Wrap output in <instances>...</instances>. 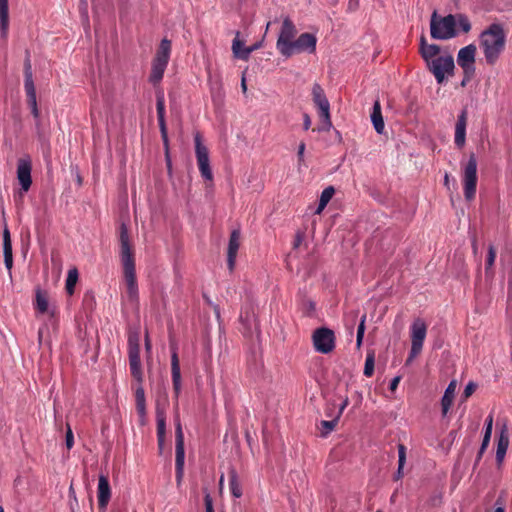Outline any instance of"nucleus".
Wrapping results in <instances>:
<instances>
[{"mask_svg":"<svg viewBox=\"0 0 512 512\" xmlns=\"http://www.w3.org/2000/svg\"><path fill=\"white\" fill-rule=\"evenodd\" d=\"M119 241L124 284L122 299L128 301L131 305L137 306L139 303V289L136 279L135 259L129 243L128 229L124 224L120 227Z\"/></svg>","mask_w":512,"mask_h":512,"instance_id":"1","label":"nucleus"},{"mask_svg":"<svg viewBox=\"0 0 512 512\" xmlns=\"http://www.w3.org/2000/svg\"><path fill=\"white\" fill-rule=\"evenodd\" d=\"M463 33H468L471 30V22L465 14H448L446 16H439L436 11L431 15L430 20V34L436 40H449L458 35L456 26Z\"/></svg>","mask_w":512,"mask_h":512,"instance_id":"2","label":"nucleus"},{"mask_svg":"<svg viewBox=\"0 0 512 512\" xmlns=\"http://www.w3.org/2000/svg\"><path fill=\"white\" fill-rule=\"evenodd\" d=\"M479 40L486 62L494 65L505 48L506 34L503 27L498 23L491 24L481 32Z\"/></svg>","mask_w":512,"mask_h":512,"instance_id":"3","label":"nucleus"},{"mask_svg":"<svg viewBox=\"0 0 512 512\" xmlns=\"http://www.w3.org/2000/svg\"><path fill=\"white\" fill-rule=\"evenodd\" d=\"M128 357L132 377L138 382L143 380V371L140 360V336L138 332L128 335Z\"/></svg>","mask_w":512,"mask_h":512,"instance_id":"4","label":"nucleus"},{"mask_svg":"<svg viewBox=\"0 0 512 512\" xmlns=\"http://www.w3.org/2000/svg\"><path fill=\"white\" fill-rule=\"evenodd\" d=\"M297 34V29L292 20L286 17L283 20L282 27L277 39L276 48L279 53L288 58L292 56V45Z\"/></svg>","mask_w":512,"mask_h":512,"instance_id":"5","label":"nucleus"},{"mask_svg":"<svg viewBox=\"0 0 512 512\" xmlns=\"http://www.w3.org/2000/svg\"><path fill=\"white\" fill-rule=\"evenodd\" d=\"M426 334L427 326L425 322L419 318L414 320L410 327L411 349L406 365L410 364L421 353Z\"/></svg>","mask_w":512,"mask_h":512,"instance_id":"6","label":"nucleus"},{"mask_svg":"<svg viewBox=\"0 0 512 512\" xmlns=\"http://www.w3.org/2000/svg\"><path fill=\"white\" fill-rule=\"evenodd\" d=\"M463 190L467 201L474 199L477 186V160L472 153L463 167Z\"/></svg>","mask_w":512,"mask_h":512,"instance_id":"7","label":"nucleus"},{"mask_svg":"<svg viewBox=\"0 0 512 512\" xmlns=\"http://www.w3.org/2000/svg\"><path fill=\"white\" fill-rule=\"evenodd\" d=\"M427 69L434 75L438 84H442L446 75L453 73L455 64L451 55L440 56L426 64Z\"/></svg>","mask_w":512,"mask_h":512,"instance_id":"8","label":"nucleus"},{"mask_svg":"<svg viewBox=\"0 0 512 512\" xmlns=\"http://www.w3.org/2000/svg\"><path fill=\"white\" fill-rule=\"evenodd\" d=\"M314 349L322 354H328L335 348V334L326 327L317 328L312 335Z\"/></svg>","mask_w":512,"mask_h":512,"instance_id":"9","label":"nucleus"},{"mask_svg":"<svg viewBox=\"0 0 512 512\" xmlns=\"http://www.w3.org/2000/svg\"><path fill=\"white\" fill-rule=\"evenodd\" d=\"M195 154L197 159V165L201 176L207 180H213V174L210 168L209 152L207 147L202 143L200 134H196L195 138Z\"/></svg>","mask_w":512,"mask_h":512,"instance_id":"10","label":"nucleus"},{"mask_svg":"<svg viewBox=\"0 0 512 512\" xmlns=\"http://www.w3.org/2000/svg\"><path fill=\"white\" fill-rule=\"evenodd\" d=\"M175 454L176 479L177 482H180L183 476L185 459L184 434L180 421H177L175 428Z\"/></svg>","mask_w":512,"mask_h":512,"instance_id":"11","label":"nucleus"},{"mask_svg":"<svg viewBox=\"0 0 512 512\" xmlns=\"http://www.w3.org/2000/svg\"><path fill=\"white\" fill-rule=\"evenodd\" d=\"M156 110H157V118L158 125L161 133V138L163 141V145L166 151V155H168L169 150V140H168V131L165 121V99L163 93H158L156 96Z\"/></svg>","mask_w":512,"mask_h":512,"instance_id":"12","label":"nucleus"},{"mask_svg":"<svg viewBox=\"0 0 512 512\" xmlns=\"http://www.w3.org/2000/svg\"><path fill=\"white\" fill-rule=\"evenodd\" d=\"M32 164L30 158H20L17 161V179L23 192H28L32 184Z\"/></svg>","mask_w":512,"mask_h":512,"instance_id":"13","label":"nucleus"},{"mask_svg":"<svg viewBox=\"0 0 512 512\" xmlns=\"http://www.w3.org/2000/svg\"><path fill=\"white\" fill-rule=\"evenodd\" d=\"M476 46L469 44L461 48L457 55V63L467 73L475 71Z\"/></svg>","mask_w":512,"mask_h":512,"instance_id":"14","label":"nucleus"},{"mask_svg":"<svg viewBox=\"0 0 512 512\" xmlns=\"http://www.w3.org/2000/svg\"><path fill=\"white\" fill-rule=\"evenodd\" d=\"M317 38L315 35L305 32L302 33L292 45V55L309 52L314 53L316 50Z\"/></svg>","mask_w":512,"mask_h":512,"instance_id":"15","label":"nucleus"},{"mask_svg":"<svg viewBox=\"0 0 512 512\" xmlns=\"http://www.w3.org/2000/svg\"><path fill=\"white\" fill-rule=\"evenodd\" d=\"M111 498V488L108 476L100 475L97 488L98 506L101 512H105Z\"/></svg>","mask_w":512,"mask_h":512,"instance_id":"16","label":"nucleus"},{"mask_svg":"<svg viewBox=\"0 0 512 512\" xmlns=\"http://www.w3.org/2000/svg\"><path fill=\"white\" fill-rule=\"evenodd\" d=\"M9 33V4L8 0H0V45L7 44Z\"/></svg>","mask_w":512,"mask_h":512,"instance_id":"17","label":"nucleus"},{"mask_svg":"<svg viewBox=\"0 0 512 512\" xmlns=\"http://www.w3.org/2000/svg\"><path fill=\"white\" fill-rule=\"evenodd\" d=\"M467 110L463 109L458 115L455 125L454 142L458 148H462L466 142Z\"/></svg>","mask_w":512,"mask_h":512,"instance_id":"18","label":"nucleus"},{"mask_svg":"<svg viewBox=\"0 0 512 512\" xmlns=\"http://www.w3.org/2000/svg\"><path fill=\"white\" fill-rule=\"evenodd\" d=\"M240 246V231L233 230L230 234L228 251H227V264L228 268L232 271L235 266L237 253Z\"/></svg>","mask_w":512,"mask_h":512,"instance_id":"19","label":"nucleus"},{"mask_svg":"<svg viewBox=\"0 0 512 512\" xmlns=\"http://www.w3.org/2000/svg\"><path fill=\"white\" fill-rule=\"evenodd\" d=\"M171 376L175 397L178 398L182 388V380L179 358L175 351H173L171 355Z\"/></svg>","mask_w":512,"mask_h":512,"instance_id":"20","label":"nucleus"},{"mask_svg":"<svg viewBox=\"0 0 512 512\" xmlns=\"http://www.w3.org/2000/svg\"><path fill=\"white\" fill-rule=\"evenodd\" d=\"M312 100L315 106L318 108L319 114L330 112L329 101L324 93L323 88L318 83L313 85Z\"/></svg>","mask_w":512,"mask_h":512,"instance_id":"21","label":"nucleus"},{"mask_svg":"<svg viewBox=\"0 0 512 512\" xmlns=\"http://www.w3.org/2000/svg\"><path fill=\"white\" fill-rule=\"evenodd\" d=\"M240 33L236 32V36L232 42V52L235 58L247 61L250 54L261 47V43H255L252 46L246 47L243 51H239V45H244V42L239 38Z\"/></svg>","mask_w":512,"mask_h":512,"instance_id":"22","label":"nucleus"},{"mask_svg":"<svg viewBox=\"0 0 512 512\" xmlns=\"http://www.w3.org/2000/svg\"><path fill=\"white\" fill-rule=\"evenodd\" d=\"M509 446V435L507 431V426L503 425L500 430L497 449H496V461L498 464H501L505 458L507 449Z\"/></svg>","mask_w":512,"mask_h":512,"instance_id":"23","label":"nucleus"},{"mask_svg":"<svg viewBox=\"0 0 512 512\" xmlns=\"http://www.w3.org/2000/svg\"><path fill=\"white\" fill-rule=\"evenodd\" d=\"M456 387V380H452L445 389L444 395L442 396L441 399V408L443 416H446L453 403Z\"/></svg>","mask_w":512,"mask_h":512,"instance_id":"24","label":"nucleus"},{"mask_svg":"<svg viewBox=\"0 0 512 512\" xmlns=\"http://www.w3.org/2000/svg\"><path fill=\"white\" fill-rule=\"evenodd\" d=\"M25 94H26V102L28 107L31 110V114L33 118L36 120L37 125L39 124L40 120V111L38 109L37 104V96H36V87H27L24 88Z\"/></svg>","mask_w":512,"mask_h":512,"instance_id":"25","label":"nucleus"},{"mask_svg":"<svg viewBox=\"0 0 512 512\" xmlns=\"http://www.w3.org/2000/svg\"><path fill=\"white\" fill-rule=\"evenodd\" d=\"M171 41L167 38H163L159 44V47L156 51L155 57L153 61L164 63L168 65L170 55H171Z\"/></svg>","mask_w":512,"mask_h":512,"instance_id":"26","label":"nucleus"},{"mask_svg":"<svg viewBox=\"0 0 512 512\" xmlns=\"http://www.w3.org/2000/svg\"><path fill=\"white\" fill-rule=\"evenodd\" d=\"M371 120H372L375 130L379 134H382L384 132V121H383V117H382L381 103H380L379 99H377L374 102L373 112L371 114Z\"/></svg>","mask_w":512,"mask_h":512,"instance_id":"27","label":"nucleus"},{"mask_svg":"<svg viewBox=\"0 0 512 512\" xmlns=\"http://www.w3.org/2000/svg\"><path fill=\"white\" fill-rule=\"evenodd\" d=\"M35 87L33 80L32 63L30 58V51H25L24 59V88Z\"/></svg>","mask_w":512,"mask_h":512,"instance_id":"28","label":"nucleus"},{"mask_svg":"<svg viewBox=\"0 0 512 512\" xmlns=\"http://www.w3.org/2000/svg\"><path fill=\"white\" fill-rule=\"evenodd\" d=\"M166 68L167 64L152 61V68L149 76V81L154 85L159 83L163 78Z\"/></svg>","mask_w":512,"mask_h":512,"instance_id":"29","label":"nucleus"},{"mask_svg":"<svg viewBox=\"0 0 512 512\" xmlns=\"http://www.w3.org/2000/svg\"><path fill=\"white\" fill-rule=\"evenodd\" d=\"M421 57L427 64L431 60L437 59L440 53V46L436 44H429L428 46L423 47V49H419Z\"/></svg>","mask_w":512,"mask_h":512,"instance_id":"30","label":"nucleus"},{"mask_svg":"<svg viewBox=\"0 0 512 512\" xmlns=\"http://www.w3.org/2000/svg\"><path fill=\"white\" fill-rule=\"evenodd\" d=\"M334 194H335V189L333 186H328L327 188H325L322 191L320 200H319V204L316 209L317 214H320L324 210V208L327 206V204L329 203V201L331 200V198L333 197Z\"/></svg>","mask_w":512,"mask_h":512,"instance_id":"31","label":"nucleus"},{"mask_svg":"<svg viewBox=\"0 0 512 512\" xmlns=\"http://www.w3.org/2000/svg\"><path fill=\"white\" fill-rule=\"evenodd\" d=\"M136 410L138 414L144 418L146 415V401L145 393L142 387H139L135 391Z\"/></svg>","mask_w":512,"mask_h":512,"instance_id":"32","label":"nucleus"},{"mask_svg":"<svg viewBox=\"0 0 512 512\" xmlns=\"http://www.w3.org/2000/svg\"><path fill=\"white\" fill-rule=\"evenodd\" d=\"M229 488L231 494L235 498H240L242 496V487L238 481L237 473L235 470H231L229 473Z\"/></svg>","mask_w":512,"mask_h":512,"instance_id":"33","label":"nucleus"},{"mask_svg":"<svg viewBox=\"0 0 512 512\" xmlns=\"http://www.w3.org/2000/svg\"><path fill=\"white\" fill-rule=\"evenodd\" d=\"M157 421V438L165 437L166 434V415L163 410L157 409L156 411Z\"/></svg>","mask_w":512,"mask_h":512,"instance_id":"34","label":"nucleus"},{"mask_svg":"<svg viewBox=\"0 0 512 512\" xmlns=\"http://www.w3.org/2000/svg\"><path fill=\"white\" fill-rule=\"evenodd\" d=\"M78 280V271L76 268L70 269L68 271L67 279H66V291L68 294L72 295L74 293V288Z\"/></svg>","mask_w":512,"mask_h":512,"instance_id":"35","label":"nucleus"},{"mask_svg":"<svg viewBox=\"0 0 512 512\" xmlns=\"http://www.w3.org/2000/svg\"><path fill=\"white\" fill-rule=\"evenodd\" d=\"M406 462V447L403 444H398V470L395 479L398 480L402 477V469Z\"/></svg>","mask_w":512,"mask_h":512,"instance_id":"36","label":"nucleus"},{"mask_svg":"<svg viewBox=\"0 0 512 512\" xmlns=\"http://www.w3.org/2000/svg\"><path fill=\"white\" fill-rule=\"evenodd\" d=\"M2 238H3V255L5 256V255L13 254L11 234H10V231L6 224L3 229Z\"/></svg>","mask_w":512,"mask_h":512,"instance_id":"37","label":"nucleus"},{"mask_svg":"<svg viewBox=\"0 0 512 512\" xmlns=\"http://www.w3.org/2000/svg\"><path fill=\"white\" fill-rule=\"evenodd\" d=\"M496 259V249L493 245L488 247V254L485 263V274L486 276L492 275V267Z\"/></svg>","mask_w":512,"mask_h":512,"instance_id":"38","label":"nucleus"},{"mask_svg":"<svg viewBox=\"0 0 512 512\" xmlns=\"http://www.w3.org/2000/svg\"><path fill=\"white\" fill-rule=\"evenodd\" d=\"M338 419L339 418L335 417L332 420H322L319 427L321 436L326 437L329 433H331L337 425Z\"/></svg>","mask_w":512,"mask_h":512,"instance_id":"39","label":"nucleus"},{"mask_svg":"<svg viewBox=\"0 0 512 512\" xmlns=\"http://www.w3.org/2000/svg\"><path fill=\"white\" fill-rule=\"evenodd\" d=\"M35 308L42 314L46 313L48 310L47 297L41 291H37L36 293Z\"/></svg>","mask_w":512,"mask_h":512,"instance_id":"40","label":"nucleus"},{"mask_svg":"<svg viewBox=\"0 0 512 512\" xmlns=\"http://www.w3.org/2000/svg\"><path fill=\"white\" fill-rule=\"evenodd\" d=\"M319 116L321 118V124L317 128H314L313 131H329L330 128L332 127L330 112L319 114Z\"/></svg>","mask_w":512,"mask_h":512,"instance_id":"41","label":"nucleus"},{"mask_svg":"<svg viewBox=\"0 0 512 512\" xmlns=\"http://www.w3.org/2000/svg\"><path fill=\"white\" fill-rule=\"evenodd\" d=\"M374 364H375L374 353H368L366 356L365 365H364V375L366 377H371L373 375Z\"/></svg>","mask_w":512,"mask_h":512,"instance_id":"42","label":"nucleus"},{"mask_svg":"<svg viewBox=\"0 0 512 512\" xmlns=\"http://www.w3.org/2000/svg\"><path fill=\"white\" fill-rule=\"evenodd\" d=\"M365 318H366V316L362 315L361 321H360V323H359V325L357 327V339H356L357 347L361 346V343H362V340H363V337H364Z\"/></svg>","mask_w":512,"mask_h":512,"instance_id":"43","label":"nucleus"},{"mask_svg":"<svg viewBox=\"0 0 512 512\" xmlns=\"http://www.w3.org/2000/svg\"><path fill=\"white\" fill-rule=\"evenodd\" d=\"M493 429V415L490 414L485 421V431L484 435L487 437H491Z\"/></svg>","mask_w":512,"mask_h":512,"instance_id":"44","label":"nucleus"},{"mask_svg":"<svg viewBox=\"0 0 512 512\" xmlns=\"http://www.w3.org/2000/svg\"><path fill=\"white\" fill-rule=\"evenodd\" d=\"M69 499H70L71 510H72V512H75L74 511V506L78 505V499H77L75 490L73 488V485H70V487H69Z\"/></svg>","mask_w":512,"mask_h":512,"instance_id":"45","label":"nucleus"},{"mask_svg":"<svg viewBox=\"0 0 512 512\" xmlns=\"http://www.w3.org/2000/svg\"><path fill=\"white\" fill-rule=\"evenodd\" d=\"M205 512H214L213 500L209 493L204 496Z\"/></svg>","mask_w":512,"mask_h":512,"instance_id":"46","label":"nucleus"},{"mask_svg":"<svg viewBox=\"0 0 512 512\" xmlns=\"http://www.w3.org/2000/svg\"><path fill=\"white\" fill-rule=\"evenodd\" d=\"M66 447L67 449H71L74 445V436H73V432L70 428V426L68 425L67 427V431H66Z\"/></svg>","mask_w":512,"mask_h":512,"instance_id":"47","label":"nucleus"},{"mask_svg":"<svg viewBox=\"0 0 512 512\" xmlns=\"http://www.w3.org/2000/svg\"><path fill=\"white\" fill-rule=\"evenodd\" d=\"M476 387H477V386H476V384H475V383H473V382H469V383L465 386V388H464V391H463V397H464V398H468V397H470V396L474 393V391H475Z\"/></svg>","mask_w":512,"mask_h":512,"instance_id":"48","label":"nucleus"},{"mask_svg":"<svg viewBox=\"0 0 512 512\" xmlns=\"http://www.w3.org/2000/svg\"><path fill=\"white\" fill-rule=\"evenodd\" d=\"M4 264L8 271V274L11 276L13 268V254L4 256Z\"/></svg>","mask_w":512,"mask_h":512,"instance_id":"49","label":"nucleus"},{"mask_svg":"<svg viewBox=\"0 0 512 512\" xmlns=\"http://www.w3.org/2000/svg\"><path fill=\"white\" fill-rule=\"evenodd\" d=\"M490 438L491 437H487V436H483V440H482V443H481V447L479 449V452H478V458H481L482 454L484 453V451L487 449L489 443H490Z\"/></svg>","mask_w":512,"mask_h":512,"instance_id":"50","label":"nucleus"},{"mask_svg":"<svg viewBox=\"0 0 512 512\" xmlns=\"http://www.w3.org/2000/svg\"><path fill=\"white\" fill-rule=\"evenodd\" d=\"M304 236H305L304 232L298 231L296 233L295 239L293 241V248L296 249V248H298L302 244V242L304 240Z\"/></svg>","mask_w":512,"mask_h":512,"instance_id":"51","label":"nucleus"},{"mask_svg":"<svg viewBox=\"0 0 512 512\" xmlns=\"http://www.w3.org/2000/svg\"><path fill=\"white\" fill-rule=\"evenodd\" d=\"M305 143L301 142L298 146L297 157L298 162L301 164L304 161Z\"/></svg>","mask_w":512,"mask_h":512,"instance_id":"52","label":"nucleus"},{"mask_svg":"<svg viewBox=\"0 0 512 512\" xmlns=\"http://www.w3.org/2000/svg\"><path fill=\"white\" fill-rule=\"evenodd\" d=\"M464 77L461 81V86L465 87L467 83L473 78L475 71H472L471 73H467V71H463Z\"/></svg>","mask_w":512,"mask_h":512,"instance_id":"53","label":"nucleus"},{"mask_svg":"<svg viewBox=\"0 0 512 512\" xmlns=\"http://www.w3.org/2000/svg\"><path fill=\"white\" fill-rule=\"evenodd\" d=\"M310 126H311V118L307 113H305L303 115V128H304V130H308L310 128Z\"/></svg>","mask_w":512,"mask_h":512,"instance_id":"54","label":"nucleus"},{"mask_svg":"<svg viewBox=\"0 0 512 512\" xmlns=\"http://www.w3.org/2000/svg\"><path fill=\"white\" fill-rule=\"evenodd\" d=\"M400 379H401L400 376H396V377H394L391 380V382H390V390L394 391L397 388V386H398V384L400 382Z\"/></svg>","mask_w":512,"mask_h":512,"instance_id":"55","label":"nucleus"},{"mask_svg":"<svg viewBox=\"0 0 512 512\" xmlns=\"http://www.w3.org/2000/svg\"><path fill=\"white\" fill-rule=\"evenodd\" d=\"M151 348H152V344H151V341L149 339V335L148 333H146L145 335V349L148 353H150L151 351Z\"/></svg>","mask_w":512,"mask_h":512,"instance_id":"56","label":"nucleus"},{"mask_svg":"<svg viewBox=\"0 0 512 512\" xmlns=\"http://www.w3.org/2000/svg\"><path fill=\"white\" fill-rule=\"evenodd\" d=\"M241 89H242V92L244 94L247 92V84H246L245 72H243L242 78H241Z\"/></svg>","mask_w":512,"mask_h":512,"instance_id":"57","label":"nucleus"},{"mask_svg":"<svg viewBox=\"0 0 512 512\" xmlns=\"http://www.w3.org/2000/svg\"><path fill=\"white\" fill-rule=\"evenodd\" d=\"M347 404H348V400L346 399V400L341 404V406H340V408H339L338 414H337V416H336L337 418H339V417H340V415L342 414V412H343V410L345 409V407L347 406Z\"/></svg>","mask_w":512,"mask_h":512,"instance_id":"58","label":"nucleus"},{"mask_svg":"<svg viewBox=\"0 0 512 512\" xmlns=\"http://www.w3.org/2000/svg\"><path fill=\"white\" fill-rule=\"evenodd\" d=\"M429 44L426 42V38L424 36H421L420 38V48L423 49V47L428 46Z\"/></svg>","mask_w":512,"mask_h":512,"instance_id":"59","label":"nucleus"},{"mask_svg":"<svg viewBox=\"0 0 512 512\" xmlns=\"http://www.w3.org/2000/svg\"><path fill=\"white\" fill-rule=\"evenodd\" d=\"M159 450L162 451L164 446L165 437L157 438Z\"/></svg>","mask_w":512,"mask_h":512,"instance_id":"60","label":"nucleus"},{"mask_svg":"<svg viewBox=\"0 0 512 512\" xmlns=\"http://www.w3.org/2000/svg\"><path fill=\"white\" fill-rule=\"evenodd\" d=\"M444 184L446 186H448V184H449V174L448 173H446L445 176H444Z\"/></svg>","mask_w":512,"mask_h":512,"instance_id":"61","label":"nucleus"},{"mask_svg":"<svg viewBox=\"0 0 512 512\" xmlns=\"http://www.w3.org/2000/svg\"><path fill=\"white\" fill-rule=\"evenodd\" d=\"M449 436H450L452 439H455V438L457 437V432H456V431H450Z\"/></svg>","mask_w":512,"mask_h":512,"instance_id":"62","label":"nucleus"},{"mask_svg":"<svg viewBox=\"0 0 512 512\" xmlns=\"http://www.w3.org/2000/svg\"><path fill=\"white\" fill-rule=\"evenodd\" d=\"M494 512H505V510L502 507H498Z\"/></svg>","mask_w":512,"mask_h":512,"instance_id":"63","label":"nucleus"},{"mask_svg":"<svg viewBox=\"0 0 512 512\" xmlns=\"http://www.w3.org/2000/svg\"><path fill=\"white\" fill-rule=\"evenodd\" d=\"M338 3V0H331L330 5L335 6Z\"/></svg>","mask_w":512,"mask_h":512,"instance_id":"64","label":"nucleus"}]
</instances>
